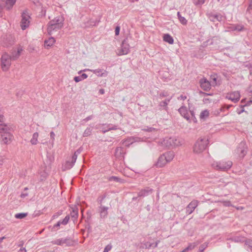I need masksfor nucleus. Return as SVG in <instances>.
Wrapping results in <instances>:
<instances>
[{
    "label": "nucleus",
    "instance_id": "obj_1",
    "mask_svg": "<svg viewBox=\"0 0 252 252\" xmlns=\"http://www.w3.org/2000/svg\"><path fill=\"white\" fill-rule=\"evenodd\" d=\"M3 116L0 115V133L2 141L5 144L9 143L12 140V135L10 133L11 127L10 126L3 123Z\"/></svg>",
    "mask_w": 252,
    "mask_h": 252
},
{
    "label": "nucleus",
    "instance_id": "obj_2",
    "mask_svg": "<svg viewBox=\"0 0 252 252\" xmlns=\"http://www.w3.org/2000/svg\"><path fill=\"white\" fill-rule=\"evenodd\" d=\"M63 21L64 18L63 16L60 15L55 17L48 24V33L51 35L54 32H56L61 29L63 26Z\"/></svg>",
    "mask_w": 252,
    "mask_h": 252
},
{
    "label": "nucleus",
    "instance_id": "obj_3",
    "mask_svg": "<svg viewBox=\"0 0 252 252\" xmlns=\"http://www.w3.org/2000/svg\"><path fill=\"white\" fill-rule=\"evenodd\" d=\"M163 145L168 148L178 147L182 145L183 140L175 136L171 137H166L164 139Z\"/></svg>",
    "mask_w": 252,
    "mask_h": 252
},
{
    "label": "nucleus",
    "instance_id": "obj_4",
    "mask_svg": "<svg viewBox=\"0 0 252 252\" xmlns=\"http://www.w3.org/2000/svg\"><path fill=\"white\" fill-rule=\"evenodd\" d=\"M208 144V140L206 138H200L195 142L193 147V152L200 154L204 151Z\"/></svg>",
    "mask_w": 252,
    "mask_h": 252
},
{
    "label": "nucleus",
    "instance_id": "obj_5",
    "mask_svg": "<svg viewBox=\"0 0 252 252\" xmlns=\"http://www.w3.org/2000/svg\"><path fill=\"white\" fill-rule=\"evenodd\" d=\"M232 165V162L231 161L222 160L220 162H215L212 164L213 167L216 170L220 171H226L229 169Z\"/></svg>",
    "mask_w": 252,
    "mask_h": 252
},
{
    "label": "nucleus",
    "instance_id": "obj_6",
    "mask_svg": "<svg viewBox=\"0 0 252 252\" xmlns=\"http://www.w3.org/2000/svg\"><path fill=\"white\" fill-rule=\"evenodd\" d=\"M21 20L20 22V26L22 30H26L29 27L30 24L31 17L27 10H24L21 14Z\"/></svg>",
    "mask_w": 252,
    "mask_h": 252
},
{
    "label": "nucleus",
    "instance_id": "obj_7",
    "mask_svg": "<svg viewBox=\"0 0 252 252\" xmlns=\"http://www.w3.org/2000/svg\"><path fill=\"white\" fill-rule=\"evenodd\" d=\"M12 59L6 53H4L1 58V67L3 71H6L8 70L11 65Z\"/></svg>",
    "mask_w": 252,
    "mask_h": 252
},
{
    "label": "nucleus",
    "instance_id": "obj_8",
    "mask_svg": "<svg viewBox=\"0 0 252 252\" xmlns=\"http://www.w3.org/2000/svg\"><path fill=\"white\" fill-rule=\"evenodd\" d=\"M206 16L208 19L213 22H215V21L221 22L225 19V17L219 12H207Z\"/></svg>",
    "mask_w": 252,
    "mask_h": 252
},
{
    "label": "nucleus",
    "instance_id": "obj_9",
    "mask_svg": "<svg viewBox=\"0 0 252 252\" xmlns=\"http://www.w3.org/2000/svg\"><path fill=\"white\" fill-rule=\"evenodd\" d=\"M73 241L70 238H61L55 240L52 242V243L54 245H57L59 246H63V244H65L67 246H71L73 245Z\"/></svg>",
    "mask_w": 252,
    "mask_h": 252
},
{
    "label": "nucleus",
    "instance_id": "obj_10",
    "mask_svg": "<svg viewBox=\"0 0 252 252\" xmlns=\"http://www.w3.org/2000/svg\"><path fill=\"white\" fill-rule=\"evenodd\" d=\"M200 86L202 89L205 91H209L211 89V84L205 78L201 79L199 81Z\"/></svg>",
    "mask_w": 252,
    "mask_h": 252
},
{
    "label": "nucleus",
    "instance_id": "obj_11",
    "mask_svg": "<svg viewBox=\"0 0 252 252\" xmlns=\"http://www.w3.org/2000/svg\"><path fill=\"white\" fill-rule=\"evenodd\" d=\"M91 71L94 73L96 74L98 76H106L107 75V72L105 70L103 71L102 69H85L83 70L80 71L78 73H80L82 71Z\"/></svg>",
    "mask_w": 252,
    "mask_h": 252
},
{
    "label": "nucleus",
    "instance_id": "obj_12",
    "mask_svg": "<svg viewBox=\"0 0 252 252\" xmlns=\"http://www.w3.org/2000/svg\"><path fill=\"white\" fill-rule=\"evenodd\" d=\"M69 220V216L67 215L63 220H60L57 223L54 225L52 228V231H56V230L58 229L61 224L66 225L68 223Z\"/></svg>",
    "mask_w": 252,
    "mask_h": 252
},
{
    "label": "nucleus",
    "instance_id": "obj_13",
    "mask_svg": "<svg viewBox=\"0 0 252 252\" xmlns=\"http://www.w3.org/2000/svg\"><path fill=\"white\" fill-rule=\"evenodd\" d=\"M99 213L100 214V217L101 218H105L107 217L108 215V210L109 207L108 206H105L103 204H99Z\"/></svg>",
    "mask_w": 252,
    "mask_h": 252
},
{
    "label": "nucleus",
    "instance_id": "obj_14",
    "mask_svg": "<svg viewBox=\"0 0 252 252\" xmlns=\"http://www.w3.org/2000/svg\"><path fill=\"white\" fill-rule=\"evenodd\" d=\"M126 154L125 150L124 148L119 147L116 148L115 150V155L117 158L120 159L124 158L125 154Z\"/></svg>",
    "mask_w": 252,
    "mask_h": 252
},
{
    "label": "nucleus",
    "instance_id": "obj_15",
    "mask_svg": "<svg viewBox=\"0 0 252 252\" xmlns=\"http://www.w3.org/2000/svg\"><path fill=\"white\" fill-rule=\"evenodd\" d=\"M134 40L131 36H127L122 43L121 47H130L133 45Z\"/></svg>",
    "mask_w": 252,
    "mask_h": 252
},
{
    "label": "nucleus",
    "instance_id": "obj_16",
    "mask_svg": "<svg viewBox=\"0 0 252 252\" xmlns=\"http://www.w3.org/2000/svg\"><path fill=\"white\" fill-rule=\"evenodd\" d=\"M153 189L150 188H146L145 189H142L138 192V197H144L147 196L149 194H151L153 192Z\"/></svg>",
    "mask_w": 252,
    "mask_h": 252
},
{
    "label": "nucleus",
    "instance_id": "obj_17",
    "mask_svg": "<svg viewBox=\"0 0 252 252\" xmlns=\"http://www.w3.org/2000/svg\"><path fill=\"white\" fill-rule=\"evenodd\" d=\"M240 95L238 92H234L233 93L228 94L226 95V98L231 100L234 102H236L239 101Z\"/></svg>",
    "mask_w": 252,
    "mask_h": 252
},
{
    "label": "nucleus",
    "instance_id": "obj_18",
    "mask_svg": "<svg viewBox=\"0 0 252 252\" xmlns=\"http://www.w3.org/2000/svg\"><path fill=\"white\" fill-rule=\"evenodd\" d=\"M178 111L180 114L187 120H190V116L188 112L187 108L185 106H181L179 109Z\"/></svg>",
    "mask_w": 252,
    "mask_h": 252
},
{
    "label": "nucleus",
    "instance_id": "obj_19",
    "mask_svg": "<svg viewBox=\"0 0 252 252\" xmlns=\"http://www.w3.org/2000/svg\"><path fill=\"white\" fill-rule=\"evenodd\" d=\"M22 48H17V50H12L11 51V56H10L12 60L14 61L17 60L20 57L22 51Z\"/></svg>",
    "mask_w": 252,
    "mask_h": 252
},
{
    "label": "nucleus",
    "instance_id": "obj_20",
    "mask_svg": "<svg viewBox=\"0 0 252 252\" xmlns=\"http://www.w3.org/2000/svg\"><path fill=\"white\" fill-rule=\"evenodd\" d=\"M227 29L231 31L242 32L245 30L244 26L242 24H235L227 27Z\"/></svg>",
    "mask_w": 252,
    "mask_h": 252
},
{
    "label": "nucleus",
    "instance_id": "obj_21",
    "mask_svg": "<svg viewBox=\"0 0 252 252\" xmlns=\"http://www.w3.org/2000/svg\"><path fill=\"white\" fill-rule=\"evenodd\" d=\"M197 206V203L196 201H191L186 208V213L190 214H191L195 208Z\"/></svg>",
    "mask_w": 252,
    "mask_h": 252
},
{
    "label": "nucleus",
    "instance_id": "obj_22",
    "mask_svg": "<svg viewBox=\"0 0 252 252\" xmlns=\"http://www.w3.org/2000/svg\"><path fill=\"white\" fill-rule=\"evenodd\" d=\"M167 163L166 157H164V156L162 154L158 158V161L155 165L157 167L160 168L164 166Z\"/></svg>",
    "mask_w": 252,
    "mask_h": 252
},
{
    "label": "nucleus",
    "instance_id": "obj_23",
    "mask_svg": "<svg viewBox=\"0 0 252 252\" xmlns=\"http://www.w3.org/2000/svg\"><path fill=\"white\" fill-rule=\"evenodd\" d=\"M70 216L73 221L77 220L78 217V209L77 206L71 208Z\"/></svg>",
    "mask_w": 252,
    "mask_h": 252
},
{
    "label": "nucleus",
    "instance_id": "obj_24",
    "mask_svg": "<svg viewBox=\"0 0 252 252\" xmlns=\"http://www.w3.org/2000/svg\"><path fill=\"white\" fill-rule=\"evenodd\" d=\"M5 2L4 4L7 10H10L15 4L16 0H2Z\"/></svg>",
    "mask_w": 252,
    "mask_h": 252
},
{
    "label": "nucleus",
    "instance_id": "obj_25",
    "mask_svg": "<svg viewBox=\"0 0 252 252\" xmlns=\"http://www.w3.org/2000/svg\"><path fill=\"white\" fill-rule=\"evenodd\" d=\"M115 52L118 56L125 55L129 52V48H117Z\"/></svg>",
    "mask_w": 252,
    "mask_h": 252
},
{
    "label": "nucleus",
    "instance_id": "obj_26",
    "mask_svg": "<svg viewBox=\"0 0 252 252\" xmlns=\"http://www.w3.org/2000/svg\"><path fill=\"white\" fill-rule=\"evenodd\" d=\"M75 162H74L72 159L71 161H66L65 164L63 166V170H66L71 169L74 165Z\"/></svg>",
    "mask_w": 252,
    "mask_h": 252
},
{
    "label": "nucleus",
    "instance_id": "obj_27",
    "mask_svg": "<svg viewBox=\"0 0 252 252\" xmlns=\"http://www.w3.org/2000/svg\"><path fill=\"white\" fill-rule=\"evenodd\" d=\"M163 155L164 156V157H166V160L167 162L171 161L174 157V154L172 151H169Z\"/></svg>",
    "mask_w": 252,
    "mask_h": 252
},
{
    "label": "nucleus",
    "instance_id": "obj_28",
    "mask_svg": "<svg viewBox=\"0 0 252 252\" xmlns=\"http://www.w3.org/2000/svg\"><path fill=\"white\" fill-rule=\"evenodd\" d=\"M153 244V243H150L149 242H143L140 243L139 248L141 249H150Z\"/></svg>",
    "mask_w": 252,
    "mask_h": 252
},
{
    "label": "nucleus",
    "instance_id": "obj_29",
    "mask_svg": "<svg viewBox=\"0 0 252 252\" xmlns=\"http://www.w3.org/2000/svg\"><path fill=\"white\" fill-rule=\"evenodd\" d=\"M230 239L234 242H244L246 238L242 236H234L232 237Z\"/></svg>",
    "mask_w": 252,
    "mask_h": 252
},
{
    "label": "nucleus",
    "instance_id": "obj_30",
    "mask_svg": "<svg viewBox=\"0 0 252 252\" xmlns=\"http://www.w3.org/2000/svg\"><path fill=\"white\" fill-rule=\"evenodd\" d=\"M56 40L53 37L49 38L48 40H46L44 41V46L47 47L52 46L55 42Z\"/></svg>",
    "mask_w": 252,
    "mask_h": 252
},
{
    "label": "nucleus",
    "instance_id": "obj_31",
    "mask_svg": "<svg viewBox=\"0 0 252 252\" xmlns=\"http://www.w3.org/2000/svg\"><path fill=\"white\" fill-rule=\"evenodd\" d=\"M163 40L170 44H173L174 42V39L173 37L168 33L164 34Z\"/></svg>",
    "mask_w": 252,
    "mask_h": 252
},
{
    "label": "nucleus",
    "instance_id": "obj_32",
    "mask_svg": "<svg viewBox=\"0 0 252 252\" xmlns=\"http://www.w3.org/2000/svg\"><path fill=\"white\" fill-rule=\"evenodd\" d=\"M38 137V133L36 132H34L32 135V137L31 140V143L32 145H36L37 143V139Z\"/></svg>",
    "mask_w": 252,
    "mask_h": 252
},
{
    "label": "nucleus",
    "instance_id": "obj_33",
    "mask_svg": "<svg viewBox=\"0 0 252 252\" xmlns=\"http://www.w3.org/2000/svg\"><path fill=\"white\" fill-rule=\"evenodd\" d=\"M177 16L180 22L184 25H186L187 24V20L186 18L181 16L180 12H177Z\"/></svg>",
    "mask_w": 252,
    "mask_h": 252
},
{
    "label": "nucleus",
    "instance_id": "obj_34",
    "mask_svg": "<svg viewBox=\"0 0 252 252\" xmlns=\"http://www.w3.org/2000/svg\"><path fill=\"white\" fill-rule=\"evenodd\" d=\"M82 151V149L81 147H80L74 152L73 155L72 157V159L74 162H76L78 155L81 153Z\"/></svg>",
    "mask_w": 252,
    "mask_h": 252
},
{
    "label": "nucleus",
    "instance_id": "obj_35",
    "mask_svg": "<svg viewBox=\"0 0 252 252\" xmlns=\"http://www.w3.org/2000/svg\"><path fill=\"white\" fill-rule=\"evenodd\" d=\"M196 245L195 244V243H190L186 248H185L180 252H187L189 251L192 250L196 247Z\"/></svg>",
    "mask_w": 252,
    "mask_h": 252
},
{
    "label": "nucleus",
    "instance_id": "obj_36",
    "mask_svg": "<svg viewBox=\"0 0 252 252\" xmlns=\"http://www.w3.org/2000/svg\"><path fill=\"white\" fill-rule=\"evenodd\" d=\"M107 196V193L106 192L103 193L101 195H100L97 198L98 203L99 204H103V203L104 202L103 201H104V199Z\"/></svg>",
    "mask_w": 252,
    "mask_h": 252
},
{
    "label": "nucleus",
    "instance_id": "obj_37",
    "mask_svg": "<svg viewBox=\"0 0 252 252\" xmlns=\"http://www.w3.org/2000/svg\"><path fill=\"white\" fill-rule=\"evenodd\" d=\"M109 181H114V182H119V183H122L123 182V180L121 179V178L118 177H116V176H111L109 178Z\"/></svg>",
    "mask_w": 252,
    "mask_h": 252
},
{
    "label": "nucleus",
    "instance_id": "obj_38",
    "mask_svg": "<svg viewBox=\"0 0 252 252\" xmlns=\"http://www.w3.org/2000/svg\"><path fill=\"white\" fill-rule=\"evenodd\" d=\"M28 213H20L15 214V217L16 219H22L28 216Z\"/></svg>",
    "mask_w": 252,
    "mask_h": 252
},
{
    "label": "nucleus",
    "instance_id": "obj_39",
    "mask_svg": "<svg viewBox=\"0 0 252 252\" xmlns=\"http://www.w3.org/2000/svg\"><path fill=\"white\" fill-rule=\"evenodd\" d=\"M193 3L196 6H201L205 2V0H192Z\"/></svg>",
    "mask_w": 252,
    "mask_h": 252
},
{
    "label": "nucleus",
    "instance_id": "obj_40",
    "mask_svg": "<svg viewBox=\"0 0 252 252\" xmlns=\"http://www.w3.org/2000/svg\"><path fill=\"white\" fill-rule=\"evenodd\" d=\"M159 106L160 107V109H162L167 110L168 109L167 103L163 101H161L159 102Z\"/></svg>",
    "mask_w": 252,
    "mask_h": 252
},
{
    "label": "nucleus",
    "instance_id": "obj_41",
    "mask_svg": "<svg viewBox=\"0 0 252 252\" xmlns=\"http://www.w3.org/2000/svg\"><path fill=\"white\" fill-rule=\"evenodd\" d=\"M92 128H91L90 127L87 128L83 133V136L87 137V136H90L92 133Z\"/></svg>",
    "mask_w": 252,
    "mask_h": 252
},
{
    "label": "nucleus",
    "instance_id": "obj_42",
    "mask_svg": "<svg viewBox=\"0 0 252 252\" xmlns=\"http://www.w3.org/2000/svg\"><path fill=\"white\" fill-rule=\"evenodd\" d=\"M209 113L207 110H203L200 113V118H204L209 116Z\"/></svg>",
    "mask_w": 252,
    "mask_h": 252
},
{
    "label": "nucleus",
    "instance_id": "obj_43",
    "mask_svg": "<svg viewBox=\"0 0 252 252\" xmlns=\"http://www.w3.org/2000/svg\"><path fill=\"white\" fill-rule=\"evenodd\" d=\"M245 245L248 246V247L250 249V250L252 252V240H251L250 239H248V240L246 239L245 241Z\"/></svg>",
    "mask_w": 252,
    "mask_h": 252
},
{
    "label": "nucleus",
    "instance_id": "obj_44",
    "mask_svg": "<svg viewBox=\"0 0 252 252\" xmlns=\"http://www.w3.org/2000/svg\"><path fill=\"white\" fill-rule=\"evenodd\" d=\"M118 129L117 126H111L110 125H109L108 126V129L103 131V132L105 133L110 130H115V129Z\"/></svg>",
    "mask_w": 252,
    "mask_h": 252
},
{
    "label": "nucleus",
    "instance_id": "obj_45",
    "mask_svg": "<svg viewBox=\"0 0 252 252\" xmlns=\"http://www.w3.org/2000/svg\"><path fill=\"white\" fill-rule=\"evenodd\" d=\"M1 1L0 2V17H1L2 16V9L3 8H6V7L4 6V1H3L2 0H0Z\"/></svg>",
    "mask_w": 252,
    "mask_h": 252
},
{
    "label": "nucleus",
    "instance_id": "obj_46",
    "mask_svg": "<svg viewBox=\"0 0 252 252\" xmlns=\"http://www.w3.org/2000/svg\"><path fill=\"white\" fill-rule=\"evenodd\" d=\"M132 142H131L130 139H127L123 141L122 144L126 146H129L130 144H131Z\"/></svg>",
    "mask_w": 252,
    "mask_h": 252
},
{
    "label": "nucleus",
    "instance_id": "obj_47",
    "mask_svg": "<svg viewBox=\"0 0 252 252\" xmlns=\"http://www.w3.org/2000/svg\"><path fill=\"white\" fill-rule=\"evenodd\" d=\"M168 95H169V94L167 92L163 91V92H161V93H160V94L159 95V97L160 98H162L163 97H166Z\"/></svg>",
    "mask_w": 252,
    "mask_h": 252
},
{
    "label": "nucleus",
    "instance_id": "obj_48",
    "mask_svg": "<svg viewBox=\"0 0 252 252\" xmlns=\"http://www.w3.org/2000/svg\"><path fill=\"white\" fill-rule=\"evenodd\" d=\"M251 11H252V2H249V6L247 8L246 12L249 13L250 14H251Z\"/></svg>",
    "mask_w": 252,
    "mask_h": 252
},
{
    "label": "nucleus",
    "instance_id": "obj_49",
    "mask_svg": "<svg viewBox=\"0 0 252 252\" xmlns=\"http://www.w3.org/2000/svg\"><path fill=\"white\" fill-rule=\"evenodd\" d=\"M112 245L110 244L107 245L104 248L103 252H108L112 249Z\"/></svg>",
    "mask_w": 252,
    "mask_h": 252
},
{
    "label": "nucleus",
    "instance_id": "obj_50",
    "mask_svg": "<svg viewBox=\"0 0 252 252\" xmlns=\"http://www.w3.org/2000/svg\"><path fill=\"white\" fill-rule=\"evenodd\" d=\"M238 151H240V156L244 157L246 154V151L244 149H242L240 147L238 149Z\"/></svg>",
    "mask_w": 252,
    "mask_h": 252
},
{
    "label": "nucleus",
    "instance_id": "obj_51",
    "mask_svg": "<svg viewBox=\"0 0 252 252\" xmlns=\"http://www.w3.org/2000/svg\"><path fill=\"white\" fill-rule=\"evenodd\" d=\"M223 205L226 207H229L232 206L230 201H223L222 202Z\"/></svg>",
    "mask_w": 252,
    "mask_h": 252
},
{
    "label": "nucleus",
    "instance_id": "obj_52",
    "mask_svg": "<svg viewBox=\"0 0 252 252\" xmlns=\"http://www.w3.org/2000/svg\"><path fill=\"white\" fill-rule=\"evenodd\" d=\"M62 214V211H59L56 213H55V214L53 215V216H52V218L53 219H55L57 218H58L59 216L61 215Z\"/></svg>",
    "mask_w": 252,
    "mask_h": 252
},
{
    "label": "nucleus",
    "instance_id": "obj_53",
    "mask_svg": "<svg viewBox=\"0 0 252 252\" xmlns=\"http://www.w3.org/2000/svg\"><path fill=\"white\" fill-rule=\"evenodd\" d=\"M120 31V27L119 26H117L115 28V33L116 35H118L119 34Z\"/></svg>",
    "mask_w": 252,
    "mask_h": 252
},
{
    "label": "nucleus",
    "instance_id": "obj_54",
    "mask_svg": "<svg viewBox=\"0 0 252 252\" xmlns=\"http://www.w3.org/2000/svg\"><path fill=\"white\" fill-rule=\"evenodd\" d=\"M74 80L76 82H79L81 81L82 80V78L80 77V76H75L74 78Z\"/></svg>",
    "mask_w": 252,
    "mask_h": 252
},
{
    "label": "nucleus",
    "instance_id": "obj_55",
    "mask_svg": "<svg viewBox=\"0 0 252 252\" xmlns=\"http://www.w3.org/2000/svg\"><path fill=\"white\" fill-rule=\"evenodd\" d=\"M93 118V115L89 116L87 117H86L85 119H83V121L87 122L89 120H91Z\"/></svg>",
    "mask_w": 252,
    "mask_h": 252
},
{
    "label": "nucleus",
    "instance_id": "obj_56",
    "mask_svg": "<svg viewBox=\"0 0 252 252\" xmlns=\"http://www.w3.org/2000/svg\"><path fill=\"white\" fill-rule=\"evenodd\" d=\"M187 99V96L186 95H184L183 94L181 95L179 97H178V99H182V100H185Z\"/></svg>",
    "mask_w": 252,
    "mask_h": 252
},
{
    "label": "nucleus",
    "instance_id": "obj_57",
    "mask_svg": "<svg viewBox=\"0 0 252 252\" xmlns=\"http://www.w3.org/2000/svg\"><path fill=\"white\" fill-rule=\"evenodd\" d=\"M80 77L82 78V80L86 79L88 77V75L86 73H83L80 75Z\"/></svg>",
    "mask_w": 252,
    "mask_h": 252
},
{
    "label": "nucleus",
    "instance_id": "obj_58",
    "mask_svg": "<svg viewBox=\"0 0 252 252\" xmlns=\"http://www.w3.org/2000/svg\"><path fill=\"white\" fill-rule=\"evenodd\" d=\"M246 66L250 68V74H252V64L249 63L247 65H246Z\"/></svg>",
    "mask_w": 252,
    "mask_h": 252
},
{
    "label": "nucleus",
    "instance_id": "obj_59",
    "mask_svg": "<svg viewBox=\"0 0 252 252\" xmlns=\"http://www.w3.org/2000/svg\"><path fill=\"white\" fill-rule=\"evenodd\" d=\"M252 100H250L248 101L245 105H241V107H244V106H249V105H251V104H252Z\"/></svg>",
    "mask_w": 252,
    "mask_h": 252
},
{
    "label": "nucleus",
    "instance_id": "obj_60",
    "mask_svg": "<svg viewBox=\"0 0 252 252\" xmlns=\"http://www.w3.org/2000/svg\"><path fill=\"white\" fill-rule=\"evenodd\" d=\"M144 130L145 131H149V132H151L153 130H155V129L153 127H149V128H148L147 129H144Z\"/></svg>",
    "mask_w": 252,
    "mask_h": 252
},
{
    "label": "nucleus",
    "instance_id": "obj_61",
    "mask_svg": "<svg viewBox=\"0 0 252 252\" xmlns=\"http://www.w3.org/2000/svg\"><path fill=\"white\" fill-rule=\"evenodd\" d=\"M205 249V246L204 245H202L199 247V251L200 252H203Z\"/></svg>",
    "mask_w": 252,
    "mask_h": 252
},
{
    "label": "nucleus",
    "instance_id": "obj_62",
    "mask_svg": "<svg viewBox=\"0 0 252 252\" xmlns=\"http://www.w3.org/2000/svg\"><path fill=\"white\" fill-rule=\"evenodd\" d=\"M232 105L225 104L223 106V108H226L227 109H229L231 107H232Z\"/></svg>",
    "mask_w": 252,
    "mask_h": 252
},
{
    "label": "nucleus",
    "instance_id": "obj_63",
    "mask_svg": "<svg viewBox=\"0 0 252 252\" xmlns=\"http://www.w3.org/2000/svg\"><path fill=\"white\" fill-rule=\"evenodd\" d=\"M159 242V241H158V240L156 241L155 244L153 243L154 244L153 245V246L152 247H153L154 248L157 247Z\"/></svg>",
    "mask_w": 252,
    "mask_h": 252
},
{
    "label": "nucleus",
    "instance_id": "obj_64",
    "mask_svg": "<svg viewBox=\"0 0 252 252\" xmlns=\"http://www.w3.org/2000/svg\"><path fill=\"white\" fill-rule=\"evenodd\" d=\"M18 252H26V250L24 248H21L18 251Z\"/></svg>",
    "mask_w": 252,
    "mask_h": 252
}]
</instances>
